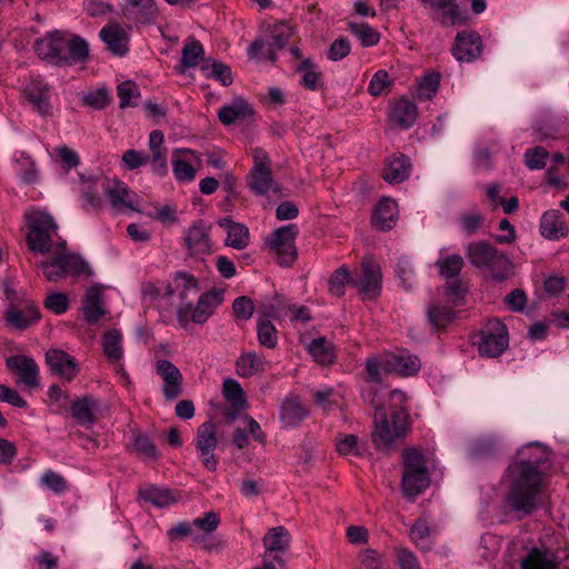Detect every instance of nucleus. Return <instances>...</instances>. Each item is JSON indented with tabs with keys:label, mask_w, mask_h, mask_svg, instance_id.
<instances>
[{
	"label": "nucleus",
	"mask_w": 569,
	"mask_h": 569,
	"mask_svg": "<svg viewBox=\"0 0 569 569\" xmlns=\"http://www.w3.org/2000/svg\"><path fill=\"white\" fill-rule=\"evenodd\" d=\"M546 456L545 450L537 443L528 445L518 452V459L509 466L506 476V501L512 510L529 515L536 509L542 483L540 465L546 460Z\"/></svg>",
	"instance_id": "nucleus-1"
},
{
	"label": "nucleus",
	"mask_w": 569,
	"mask_h": 569,
	"mask_svg": "<svg viewBox=\"0 0 569 569\" xmlns=\"http://www.w3.org/2000/svg\"><path fill=\"white\" fill-rule=\"evenodd\" d=\"M38 57L53 66H72L89 58V43L80 36L52 31L34 42Z\"/></svg>",
	"instance_id": "nucleus-2"
},
{
	"label": "nucleus",
	"mask_w": 569,
	"mask_h": 569,
	"mask_svg": "<svg viewBox=\"0 0 569 569\" xmlns=\"http://www.w3.org/2000/svg\"><path fill=\"white\" fill-rule=\"evenodd\" d=\"M403 472L401 490L408 499H415L430 486L427 461L420 450L409 448L402 455Z\"/></svg>",
	"instance_id": "nucleus-3"
},
{
	"label": "nucleus",
	"mask_w": 569,
	"mask_h": 569,
	"mask_svg": "<svg viewBox=\"0 0 569 569\" xmlns=\"http://www.w3.org/2000/svg\"><path fill=\"white\" fill-rule=\"evenodd\" d=\"M467 257L472 266L487 270L495 280L502 281L511 274L510 259L486 241L470 243Z\"/></svg>",
	"instance_id": "nucleus-4"
},
{
	"label": "nucleus",
	"mask_w": 569,
	"mask_h": 569,
	"mask_svg": "<svg viewBox=\"0 0 569 569\" xmlns=\"http://www.w3.org/2000/svg\"><path fill=\"white\" fill-rule=\"evenodd\" d=\"M251 153L253 166L247 177L249 189L256 196L279 193L280 186L272 177L271 160L268 153L260 148L252 149Z\"/></svg>",
	"instance_id": "nucleus-5"
},
{
	"label": "nucleus",
	"mask_w": 569,
	"mask_h": 569,
	"mask_svg": "<svg viewBox=\"0 0 569 569\" xmlns=\"http://www.w3.org/2000/svg\"><path fill=\"white\" fill-rule=\"evenodd\" d=\"M27 243L31 251L48 253L51 251L52 234L57 230L51 216L41 211H32L28 214Z\"/></svg>",
	"instance_id": "nucleus-6"
},
{
	"label": "nucleus",
	"mask_w": 569,
	"mask_h": 569,
	"mask_svg": "<svg viewBox=\"0 0 569 569\" xmlns=\"http://www.w3.org/2000/svg\"><path fill=\"white\" fill-rule=\"evenodd\" d=\"M390 426L386 417L376 420L372 441L377 448H388L396 438L402 437L409 429V415L405 407L395 409L391 413Z\"/></svg>",
	"instance_id": "nucleus-7"
},
{
	"label": "nucleus",
	"mask_w": 569,
	"mask_h": 569,
	"mask_svg": "<svg viewBox=\"0 0 569 569\" xmlns=\"http://www.w3.org/2000/svg\"><path fill=\"white\" fill-rule=\"evenodd\" d=\"M38 267L42 270L48 281H58L70 274H79L83 271L84 262L60 247L49 261H40Z\"/></svg>",
	"instance_id": "nucleus-8"
},
{
	"label": "nucleus",
	"mask_w": 569,
	"mask_h": 569,
	"mask_svg": "<svg viewBox=\"0 0 569 569\" xmlns=\"http://www.w3.org/2000/svg\"><path fill=\"white\" fill-rule=\"evenodd\" d=\"M381 279L379 263L368 256L362 259L360 273L351 278V286L358 290L362 300H371L381 291Z\"/></svg>",
	"instance_id": "nucleus-9"
},
{
	"label": "nucleus",
	"mask_w": 569,
	"mask_h": 569,
	"mask_svg": "<svg viewBox=\"0 0 569 569\" xmlns=\"http://www.w3.org/2000/svg\"><path fill=\"white\" fill-rule=\"evenodd\" d=\"M509 346V335L507 327L498 319L488 321L480 332L478 341V351L485 357H498Z\"/></svg>",
	"instance_id": "nucleus-10"
},
{
	"label": "nucleus",
	"mask_w": 569,
	"mask_h": 569,
	"mask_svg": "<svg viewBox=\"0 0 569 569\" xmlns=\"http://www.w3.org/2000/svg\"><path fill=\"white\" fill-rule=\"evenodd\" d=\"M298 234L296 224H288L273 231L267 240L269 248L277 254L281 266H291L297 259L295 239Z\"/></svg>",
	"instance_id": "nucleus-11"
},
{
	"label": "nucleus",
	"mask_w": 569,
	"mask_h": 569,
	"mask_svg": "<svg viewBox=\"0 0 569 569\" xmlns=\"http://www.w3.org/2000/svg\"><path fill=\"white\" fill-rule=\"evenodd\" d=\"M194 447L202 466L209 471H216L218 460L213 451L218 447V438L217 428L211 421H206L198 427Z\"/></svg>",
	"instance_id": "nucleus-12"
},
{
	"label": "nucleus",
	"mask_w": 569,
	"mask_h": 569,
	"mask_svg": "<svg viewBox=\"0 0 569 569\" xmlns=\"http://www.w3.org/2000/svg\"><path fill=\"white\" fill-rule=\"evenodd\" d=\"M222 298L219 292L210 291L200 296L197 305H183L178 310V318L181 323L188 320L190 315L191 321L202 325L212 315L213 310L221 303Z\"/></svg>",
	"instance_id": "nucleus-13"
},
{
	"label": "nucleus",
	"mask_w": 569,
	"mask_h": 569,
	"mask_svg": "<svg viewBox=\"0 0 569 569\" xmlns=\"http://www.w3.org/2000/svg\"><path fill=\"white\" fill-rule=\"evenodd\" d=\"M101 188L114 210H138L136 207L138 197L124 182L117 179L103 178Z\"/></svg>",
	"instance_id": "nucleus-14"
},
{
	"label": "nucleus",
	"mask_w": 569,
	"mask_h": 569,
	"mask_svg": "<svg viewBox=\"0 0 569 569\" xmlns=\"http://www.w3.org/2000/svg\"><path fill=\"white\" fill-rule=\"evenodd\" d=\"M106 410L107 407L92 396L78 398L70 406L72 418L83 427H91Z\"/></svg>",
	"instance_id": "nucleus-15"
},
{
	"label": "nucleus",
	"mask_w": 569,
	"mask_h": 569,
	"mask_svg": "<svg viewBox=\"0 0 569 569\" xmlns=\"http://www.w3.org/2000/svg\"><path fill=\"white\" fill-rule=\"evenodd\" d=\"M8 370L16 372L19 378L18 385L34 389L39 387V367L37 362L28 356H11L6 361Z\"/></svg>",
	"instance_id": "nucleus-16"
},
{
	"label": "nucleus",
	"mask_w": 569,
	"mask_h": 569,
	"mask_svg": "<svg viewBox=\"0 0 569 569\" xmlns=\"http://www.w3.org/2000/svg\"><path fill=\"white\" fill-rule=\"evenodd\" d=\"M452 56L459 62H472L481 56L482 40L476 31H462L456 36L451 49Z\"/></svg>",
	"instance_id": "nucleus-17"
},
{
	"label": "nucleus",
	"mask_w": 569,
	"mask_h": 569,
	"mask_svg": "<svg viewBox=\"0 0 569 569\" xmlns=\"http://www.w3.org/2000/svg\"><path fill=\"white\" fill-rule=\"evenodd\" d=\"M46 362L51 372L66 381H72L79 373L77 360L61 349H50L46 353Z\"/></svg>",
	"instance_id": "nucleus-18"
},
{
	"label": "nucleus",
	"mask_w": 569,
	"mask_h": 569,
	"mask_svg": "<svg viewBox=\"0 0 569 569\" xmlns=\"http://www.w3.org/2000/svg\"><path fill=\"white\" fill-rule=\"evenodd\" d=\"M40 318L38 308L31 300H23L10 305L6 311L8 325L18 330H24L36 323Z\"/></svg>",
	"instance_id": "nucleus-19"
},
{
	"label": "nucleus",
	"mask_w": 569,
	"mask_h": 569,
	"mask_svg": "<svg viewBox=\"0 0 569 569\" xmlns=\"http://www.w3.org/2000/svg\"><path fill=\"white\" fill-rule=\"evenodd\" d=\"M24 98L41 116L51 114L50 86L41 79H32L23 89Z\"/></svg>",
	"instance_id": "nucleus-20"
},
{
	"label": "nucleus",
	"mask_w": 569,
	"mask_h": 569,
	"mask_svg": "<svg viewBox=\"0 0 569 569\" xmlns=\"http://www.w3.org/2000/svg\"><path fill=\"white\" fill-rule=\"evenodd\" d=\"M157 373L163 380V396L168 400H174L182 393L183 377L169 360H159L156 365Z\"/></svg>",
	"instance_id": "nucleus-21"
},
{
	"label": "nucleus",
	"mask_w": 569,
	"mask_h": 569,
	"mask_svg": "<svg viewBox=\"0 0 569 569\" xmlns=\"http://www.w3.org/2000/svg\"><path fill=\"white\" fill-rule=\"evenodd\" d=\"M540 234L551 241L563 239L569 233V227L563 214L556 209L545 211L539 222Z\"/></svg>",
	"instance_id": "nucleus-22"
},
{
	"label": "nucleus",
	"mask_w": 569,
	"mask_h": 569,
	"mask_svg": "<svg viewBox=\"0 0 569 569\" xmlns=\"http://www.w3.org/2000/svg\"><path fill=\"white\" fill-rule=\"evenodd\" d=\"M184 243L189 253L194 257L210 254L212 251L209 229L202 223L189 227L184 236Z\"/></svg>",
	"instance_id": "nucleus-23"
},
{
	"label": "nucleus",
	"mask_w": 569,
	"mask_h": 569,
	"mask_svg": "<svg viewBox=\"0 0 569 569\" xmlns=\"http://www.w3.org/2000/svg\"><path fill=\"white\" fill-rule=\"evenodd\" d=\"M121 10L128 21L137 23H150L157 13L153 0H124Z\"/></svg>",
	"instance_id": "nucleus-24"
},
{
	"label": "nucleus",
	"mask_w": 569,
	"mask_h": 569,
	"mask_svg": "<svg viewBox=\"0 0 569 569\" xmlns=\"http://www.w3.org/2000/svg\"><path fill=\"white\" fill-rule=\"evenodd\" d=\"M100 38L112 54L122 57L128 52L129 34L120 24L111 23L103 27Z\"/></svg>",
	"instance_id": "nucleus-25"
},
{
	"label": "nucleus",
	"mask_w": 569,
	"mask_h": 569,
	"mask_svg": "<svg viewBox=\"0 0 569 569\" xmlns=\"http://www.w3.org/2000/svg\"><path fill=\"white\" fill-rule=\"evenodd\" d=\"M82 311L86 320L90 323H96L106 315L103 288L101 286L94 284L87 289L83 297Z\"/></svg>",
	"instance_id": "nucleus-26"
},
{
	"label": "nucleus",
	"mask_w": 569,
	"mask_h": 569,
	"mask_svg": "<svg viewBox=\"0 0 569 569\" xmlns=\"http://www.w3.org/2000/svg\"><path fill=\"white\" fill-rule=\"evenodd\" d=\"M385 366L388 370L395 371L402 376H411L420 369V360L417 356L406 350L388 355Z\"/></svg>",
	"instance_id": "nucleus-27"
},
{
	"label": "nucleus",
	"mask_w": 569,
	"mask_h": 569,
	"mask_svg": "<svg viewBox=\"0 0 569 569\" xmlns=\"http://www.w3.org/2000/svg\"><path fill=\"white\" fill-rule=\"evenodd\" d=\"M164 136L160 130L151 131L149 136L150 166L154 172L162 174L167 171V150L163 147Z\"/></svg>",
	"instance_id": "nucleus-28"
},
{
	"label": "nucleus",
	"mask_w": 569,
	"mask_h": 569,
	"mask_svg": "<svg viewBox=\"0 0 569 569\" xmlns=\"http://www.w3.org/2000/svg\"><path fill=\"white\" fill-rule=\"evenodd\" d=\"M139 498L158 508L169 507L176 503L179 499L178 495L173 490L154 485L141 488L139 490Z\"/></svg>",
	"instance_id": "nucleus-29"
},
{
	"label": "nucleus",
	"mask_w": 569,
	"mask_h": 569,
	"mask_svg": "<svg viewBox=\"0 0 569 569\" xmlns=\"http://www.w3.org/2000/svg\"><path fill=\"white\" fill-rule=\"evenodd\" d=\"M411 170L410 161L403 154L391 156L383 170V179L389 183H399L405 181Z\"/></svg>",
	"instance_id": "nucleus-30"
},
{
	"label": "nucleus",
	"mask_w": 569,
	"mask_h": 569,
	"mask_svg": "<svg viewBox=\"0 0 569 569\" xmlns=\"http://www.w3.org/2000/svg\"><path fill=\"white\" fill-rule=\"evenodd\" d=\"M398 216L397 203L389 198H385L377 204L372 223L381 231L390 230L396 222Z\"/></svg>",
	"instance_id": "nucleus-31"
},
{
	"label": "nucleus",
	"mask_w": 569,
	"mask_h": 569,
	"mask_svg": "<svg viewBox=\"0 0 569 569\" xmlns=\"http://www.w3.org/2000/svg\"><path fill=\"white\" fill-rule=\"evenodd\" d=\"M250 104L241 98L232 100L229 104H224L218 112L219 120L229 126L238 120L247 119L252 114Z\"/></svg>",
	"instance_id": "nucleus-32"
},
{
	"label": "nucleus",
	"mask_w": 569,
	"mask_h": 569,
	"mask_svg": "<svg viewBox=\"0 0 569 569\" xmlns=\"http://www.w3.org/2000/svg\"><path fill=\"white\" fill-rule=\"evenodd\" d=\"M102 179L97 178H80V192L83 199V208L88 210H98L102 207V199L99 190L101 188Z\"/></svg>",
	"instance_id": "nucleus-33"
},
{
	"label": "nucleus",
	"mask_w": 569,
	"mask_h": 569,
	"mask_svg": "<svg viewBox=\"0 0 569 569\" xmlns=\"http://www.w3.org/2000/svg\"><path fill=\"white\" fill-rule=\"evenodd\" d=\"M263 546L266 548L263 561L284 567L283 556L289 546L287 536H264Z\"/></svg>",
	"instance_id": "nucleus-34"
},
{
	"label": "nucleus",
	"mask_w": 569,
	"mask_h": 569,
	"mask_svg": "<svg viewBox=\"0 0 569 569\" xmlns=\"http://www.w3.org/2000/svg\"><path fill=\"white\" fill-rule=\"evenodd\" d=\"M308 410L296 397L287 398L280 408V419L286 427H297L306 417Z\"/></svg>",
	"instance_id": "nucleus-35"
},
{
	"label": "nucleus",
	"mask_w": 569,
	"mask_h": 569,
	"mask_svg": "<svg viewBox=\"0 0 569 569\" xmlns=\"http://www.w3.org/2000/svg\"><path fill=\"white\" fill-rule=\"evenodd\" d=\"M219 226L227 230L226 244L234 249H243L249 243V231L248 228L241 223L233 222L229 218H223L219 222Z\"/></svg>",
	"instance_id": "nucleus-36"
},
{
	"label": "nucleus",
	"mask_w": 569,
	"mask_h": 569,
	"mask_svg": "<svg viewBox=\"0 0 569 569\" xmlns=\"http://www.w3.org/2000/svg\"><path fill=\"white\" fill-rule=\"evenodd\" d=\"M429 7L440 12L438 19L443 26H453L467 21L466 18L461 17L456 0H435Z\"/></svg>",
	"instance_id": "nucleus-37"
},
{
	"label": "nucleus",
	"mask_w": 569,
	"mask_h": 569,
	"mask_svg": "<svg viewBox=\"0 0 569 569\" xmlns=\"http://www.w3.org/2000/svg\"><path fill=\"white\" fill-rule=\"evenodd\" d=\"M417 118V107L408 99L398 100L392 109L391 119L400 127L407 129L411 127Z\"/></svg>",
	"instance_id": "nucleus-38"
},
{
	"label": "nucleus",
	"mask_w": 569,
	"mask_h": 569,
	"mask_svg": "<svg viewBox=\"0 0 569 569\" xmlns=\"http://www.w3.org/2000/svg\"><path fill=\"white\" fill-rule=\"evenodd\" d=\"M521 569H557L552 553L533 547L521 562Z\"/></svg>",
	"instance_id": "nucleus-39"
},
{
	"label": "nucleus",
	"mask_w": 569,
	"mask_h": 569,
	"mask_svg": "<svg viewBox=\"0 0 569 569\" xmlns=\"http://www.w3.org/2000/svg\"><path fill=\"white\" fill-rule=\"evenodd\" d=\"M102 348L109 362L119 365L123 357L121 333L116 329L108 330L102 337Z\"/></svg>",
	"instance_id": "nucleus-40"
},
{
	"label": "nucleus",
	"mask_w": 569,
	"mask_h": 569,
	"mask_svg": "<svg viewBox=\"0 0 569 569\" xmlns=\"http://www.w3.org/2000/svg\"><path fill=\"white\" fill-rule=\"evenodd\" d=\"M236 367L237 373L242 378H250L264 371V363L261 357L256 352L241 355L236 362Z\"/></svg>",
	"instance_id": "nucleus-41"
},
{
	"label": "nucleus",
	"mask_w": 569,
	"mask_h": 569,
	"mask_svg": "<svg viewBox=\"0 0 569 569\" xmlns=\"http://www.w3.org/2000/svg\"><path fill=\"white\" fill-rule=\"evenodd\" d=\"M429 323L435 329H442L450 325L455 319V313L450 307L430 305L427 309Z\"/></svg>",
	"instance_id": "nucleus-42"
},
{
	"label": "nucleus",
	"mask_w": 569,
	"mask_h": 569,
	"mask_svg": "<svg viewBox=\"0 0 569 569\" xmlns=\"http://www.w3.org/2000/svg\"><path fill=\"white\" fill-rule=\"evenodd\" d=\"M309 352L315 360L321 365H329L335 359V350L327 339L318 338L313 339L309 345Z\"/></svg>",
	"instance_id": "nucleus-43"
},
{
	"label": "nucleus",
	"mask_w": 569,
	"mask_h": 569,
	"mask_svg": "<svg viewBox=\"0 0 569 569\" xmlns=\"http://www.w3.org/2000/svg\"><path fill=\"white\" fill-rule=\"evenodd\" d=\"M257 333L259 343L268 349H274L278 343L276 327L263 317L257 318Z\"/></svg>",
	"instance_id": "nucleus-44"
},
{
	"label": "nucleus",
	"mask_w": 569,
	"mask_h": 569,
	"mask_svg": "<svg viewBox=\"0 0 569 569\" xmlns=\"http://www.w3.org/2000/svg\"><path fill=\"white\" fill-rule=\"evenodd\" d=\"M297 71L302 74L301 84L310 90H318L321 87V73L316 70L312 61L303 59Z\"/></svg>",
	"instance_id": "nucleus-45"
},
{
	"label": "nucleus",
	"mask_w": 569,
	"mask_h": 569,
	"mask_svg": "<svg viewBox=\"0 0 569 569\" xmlns=\"http://www.w3.org/2000/svg\"><path fill=\"white\" fill-rule=\"evenodd\" d=\"M463 259L460 254L453 253L447 257H442L438 259L437 266L439 268V273L441 277L446 279L455 278L457 277L462 267H463Z\"/></svg>",
	"instance_id": "nucleus-46"
},
{
	"label": "nucleus",
	"mask_w": 569,
	"mask_h": 569,
	"mask_svg": "<svg viewBox=\"0 0 569 569\" xmlns=\"http://www.w3.org/2000/svg\"><path fill=\"white\" fill-rule=\"evenodd\" d=\"M441 76L439 72H429L418 82L417 94L421 100H430L438 91Z\"/></svg>",
	"instance_id": "nucleus-47"
},
{
	"label": "nucleus",
	"mask_w": 569,
	"mask_h": 569,
	"mask_svg": "<svg viewBox=\"0 0 569 569\" xmlns=\"http://www.w3.org/2000/svg\"><path fill=\"white\" fill-rule=\"evenodd\" d=\"M49 407L53 413H62L68 407L71 406L70 396L63 391L59 386L53 385L48 389Z\"/></svg>",
	"instance_id": "nucleus-48"
},
{
	"label": "nucleus",
	"mask_w": 569,
	"mask_h": 569,
	"mask_svg": "<svg viewBox=\"0 0 569 569\" xmlns=\"http://www.w3.org/2000/svg\"><path fill=\"white\" fill-rule=\"evenodd\" d=\"M202 44L194 39H189L182 49L181 63L184 68H194L198 66L200 59H202Z\"/></svg>",
	"instance_id": "nucleus-49"
},
{
	"label": "nucleus",
	"mask_w": 569,
	"mask_h": 569,
	"mask_svg": "<svg viewBox=\"0 0 569 569\" xmlns=\"http://www.w3.org/2000/svg\"><path fill=\"white\" fill-rule=\"evenodd\" d=\"M349 30L358 37L363 47L376 46L380 40V34L367 23H349Z\"/></svg>",
	"instance_id": "nucleus-50"
},
{
	"label": "nucleus",
	"mask_w": 569,
	"mask_h": 569,
	"mask_svg": "<svg viewBox=\"0 0 569 569\" xmlns=\"http://www.w3.org/2000/svg\"><path fill=\"white\" fill-rule=\"evenodd\" d=\"M173 286L176 290L180 291L181 299H183L189 292L197 293L199 291L198 279L186 271H179L174 274Z\"/></svg>",
	"instance_id": "nucleus-51"
},
{
	"label": "nucleus",
	"mask_w": 569,
	"mask_h": 569,
	"mask_svg": "<svg viewBox=\"0 0 569 569\" xmlns=\"http://www.w3.org/2000/svg\"><path fill=\"white\" fill-rule=\"evenodd\" d=\"M485 217L479 211H470L459 217L460 230L467 234L472 236L477 233L483 226Z\"/></svg>",
	"instance_id": "nucleus-52"
},
{
	"label": "nucleus",
	"mask_w": 569,
	"mask_h": 569,
	"mask_svg": "<svg viewBox=\"0 0 569 569\" xmlns=\"http://www.w3.org/2000/svg\"><path fill=\"white\" fill-rule=\"evenodd\" d=\"M392 87V80L390 79L386 70H378L371 78L368 92L373 97L387 94Z\"/></svg>",
	"instance_id": "nucleus-53"
},
{
	"label": "nucleus",
	"mask_w": 569,
	"mask_h": 569,
	"mask_svg": "<svg viewBox=\"0 0 569 569\" xmlns=\"http://www.w3.org/2000/svg\"><path fill=\"white\" fill-rule=\"evenodd\" d=\"M117 93L120 100V108L124 109L137 104L139 98L138 86L133 81H123L117 88Z\"/></svg>",
	"instance_id": "nucleus-54"
},
{
	"label": "nucleus",
	"mask_w": 569,
	"mask_h": 569,
	"mask_svg": "<svg viewBox=\"0 0 569 569\" xmlns=\"http://www.w3.org/2000/svg\"><path fill=\"white\" fill-rule=\"evenodd\" d=\"M295 29L292 26L284 21L276 22L270 28V37L272 39V46L277 49H282L288 40L293 36Z\"/></svg>",
	"instance_id": "nucleus-55"
},
{
	"label": "nucleus",
	"mask_w": 569,
	"mask_h": 569,
	"mask_svg": "<svg viewBox=\"0 0 569 569\" xmlns=\"http://www.w3.org/2000/svg\"><path fill=\"white\" fill-rule=\"evenodd\" d=\"M351 278L348 269L342 266L337 269L329 279V291L336 297H342L345 295V286L351 284Z\"/></svg>",
	"instance_id": "nucleus-56"
},
{
	"label": "nucleus",
	"mask_w": 569,
	"mask_h": 569,
	"mask_svg": "<svg viewBox=\"0 0 569 569\" xmlns=\"http://www.w3.org/2000/svg\"><path fill=\"white\" fill-rule=\"evenodd\" d=\"M40 483L57 495L63 493L68 489L67 480L53 470H47L40 478Z\"/></svg>",
	"instance_id": "nucleus-57"
},
{
	"label": "nucleus",
	"mask_w": 569,
	"mask_h": 569,
	"mask_svg": "<svg viewBox=\"0 0 569 569\" xmlns=\"http://www.w3.org/2000/svg\"><path fill=\"white\" fill-rule=\"evenodd\" d=\"M548 151L542 147L530 148L525 153V163L531 170H540L546 166Z\"/></svg>",
	"instance_id": "nucleus-58"
},
{
	"label": "nucleus",
	"mask_w": 569,
	"mask_h": 569,
	"mask_svg": "<svg viewBox=\"0 0 569 569\" xmlns=\"http://www.w3.org/2000/svg\"><path fill=\"white\" fill-rule=\"evenodd\" d=\"M122 163L126 169L134 170L147 163H150V157L144 151H137L133 149L127 150L122 154Z\"/></svg>",
	"instance_id": "nucleus-59"
},
{
	"label": "nucleus",
	"mask_w": 569,
	"mask_h": 569,
	"mask_svg": "<svg viewBox=\"0 0 569 569\" xmlns=\"http://www.w3.org/2000/svg\"><path fill=\"white\" fill-rule=\"evenodd\" d=\"M133 447L143 459H157L159 457L154 443L144 435L136 436Z\"/></svg>",
	"instance_id": "nucleus-60"
},
{
	"label": "nucleus",
	"mask_w": 569,
	"mask_h": 569,
	"mask_svg": "<svg viewBox=\"0 0 569 569\" xmlns=\"http://www.w3.org/2000/svg\"><path fill=\"white\" fill-rule=\"evenodd\" d=\"M82 101L88 107L101 110L109 104L110 98L108 91L102 88L84 93L82 97Z\"/></svg>",
	"instance_id": "nucleus-61"
},
{
	"label": "nucleus",
	"mask_w": 569,
	"mask_h": 569,
	"mask_svg": "<svg viewBox=\"0 0 569 569\" xmlns=\"http://www.w3.org/2000/svg\"><path fill=\"white\" fill-rule=\"evenodd\" d=\"M337 451L342 456L360 455L358 438L355 435H345L337 439Z\"/></svg>",
	"instance_id": "nucleus-62"
},
{
	"label": "nucleus",
	"mask_w": 569,
	"mask_h": 569,
	"mask_svg": "<svg viewBox=\"0 0 569 569\" xmlns=\"http://www.w3.org/2000/svg\"><path fill=\"white\" fill-rule=\"evenodd\" d=\"M223 396L224 398L232 402L233 405H242L244 403L243 391L239 382L233 379H227L223 381Z\"/></svg>",
	"instance_id": "nucleus-63"
},
{
	"label": "nucleus",
	"mask_w": 569,
	"mask_h": 569,
	"mask_svg": "<svg viewBox=\"0 0 569 569\" xmlns=\"http://www.w3.org/2000/svg\"><path fill=\"white\" fill-rule=\"evenodd\" d=\"M234 316L241 320H249L254 311L253 301L246 296L238 297L232 305Z\"/></svg>",
	"instance_id": "nucleus-64"
}]
</instances>
